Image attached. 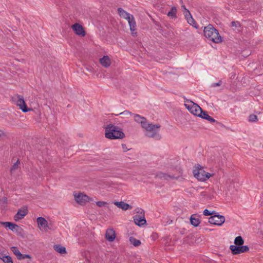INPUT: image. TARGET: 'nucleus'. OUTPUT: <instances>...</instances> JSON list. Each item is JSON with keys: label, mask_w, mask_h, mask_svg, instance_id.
<instances>
[{"label": "nucleus", "mask_w": 263, "mask_h": 263, "mask_svg": "<svg viewBox=\"0 0 263 263\" xmlns=\"http://www.w3.org/2000/svg\"><path fill=\"white\" fill-rule=\"evenodd\" d=\"M134 120L141 124L142 128L146 130L145 136L147 137L153 138L158 140L161 138L159 133V125H155L152 123H147L145 118L138 114H133Z\"/></svg>", "instance_id": "obj_1"}, {"label": "nucleus", "mask_w": 263, "mask_h": 263, "mask_svg": "<svg viewBox=\"0 0 263 263\" xmlns=\"http://www.w3.org/2000/svg\"><path fill=\"white\" fill-rule=\"evenodd\" d=\"M105 137L109 139H122L125 137V134L122 129L119 126L109 124L105 127Z\"/></svg>", "instance_id": "obj_2"}, {"label": "nucleus", "mask_w": 263, "mask_h": 263, "mask_svg": "<svg viewBox=\"0 0 263 263\" xmlns=\"http://www.w3.org/2000/svg\"><path fill=\"white\" fill-rule=\"evenodd\" d=\"M203 32L205 37L213 43H218L222 41L218 30L211 24L204 27Z\"/></svg>", "instance_id": "obj_3"}, {"label": "nucleus", "mask_w": 263, "mask_h": 263, "mask_svg": "<svg viewBox=\"0 0 263 263\" xmlns=\"http://www.w3.org/2000/svg\"><path fill=\"white\" fill-rule=\"evenodd\" d=\"M184 102L187 103L190 102L192 104V105H189L185 103L184 104V106L191 113L198 117V115H200L201 112V111L202 110V108L197 104L194 103L191 100L185 99Z\"/></svg>", "instance_id": "obj_4"}, {"label": "nucleus", "mask_w": 263, "mask_h": 263, "mask_svg": "<svg viewBox=\"0 0 263 263\" xmlns=\"http://www.w3.org/2000/svg\"><path fill=\"white\" fill-rule=\"evenodd\" d=\"M193 174L196 178L201 181H204L208 180L211 176V174L210 173H206L201 168L198 170H194Z\"/></svg>", "instance_id": "obj_5"}, {"label": "nucleus", "mask_w": 263, "mask_h": 263, "mask_svg": "<svg viewBox=\"0 0 263 263\" xmlns=\"http://www.w3.org/2000/svg\"><path fill=\"white\" fill-rule=\"evenodd\" d=\"M140 215L136 214L133 217L134 221L135 224L138 226H142L146 223V220L144 217V211L140 209L137 212Z\"/></svg>", "instance_id": "obj_6"}, {"label": "nucleus", "mask_w": 263, "mask_h": 263, "mask_svg": "<svg viewBox=\"0 0 263 263\" xmlns=\"http://www.w3.org/2000/svg\"><path fill=\"white\" fill-rule=\"evenodd\" d=\"M224 221L225 217L216 212L209 218V222L214 225L221 226Z\"/></svg>", "instance_id": "obj_7"}, {"label": "nucleus", "mask_w": 263, "mask_h": 263, "mask_svg": "<svg viewBox=\"0 0 263 263\" xmlns=\"http://www.w3.org/2000/svg\"><path fill=\"white\" fill-rule=\"evenodd\" d=\"M3 224L6 228H9L12 231L22 235L23 230L21 227L17 225L16 224L11 222H3Z\"/></svg>", "instance_id": "obj_8"}, {"label": "nucleus", "mask_w": 263, "mask_h": 263, "mask_svg": "<svg viewBox=\"0 0 263 263\" xmlns=\"http://www.w3.org/2000/svg\"><path fill=\"white\" fill-rule=\"evenodd\" d=\"M71 28L76 34L81 36H84L86 35L83 26L79 24L76 23L72 25Z\"/></svg>", "instance_id": "obj_9"}, {"label": "nucleus", "mask_w": 263, "mask_h": 263, "mask_svg": "<svg viewBox=\"0 0 263 263\" xmlns=\"http://www.w3.org/2000/svg\"><path fill=\"white\" fill-rule=\"evenodd\" d=\"M74 199L77 203L81 205H83L88 201L89 197L88 196L82 193H79L78 195L74 194Z\"/></svg>", "instance_id": "obj_10"}, {"label": "nucleus", "mask_w": 263, "mask_h": 263, "mask_svg": "<svg viewBox=\"0 0 263 263\" xmlns=\"http://www.w3.org/2000/svg\"><path fill=\"white\" fill-rule=\"evenodd\" d=\"M185 17L186 20H187V23L190 25H192L193 27H194L195 28H198V25H197V24L194 20V19L193 18L189 10L187 9H185V12H184Z\"/></svg>", "instance_id": "obj_11"}, {"label": "nucleus", "mask_w": 263, "mask_h": 263, "mask_svg": "<svg viewBox=\"0 0 263 263\" xmlns=\"http://www.w3.org/2000/svg\"><path fill=\"white\" fill-rule=\"evenodd\" d=\"M18 99L16 102V104L20 107V108L22 110V111L24 112H27L30 110L31 109L28 108L23 98H20V96H18Z\"/></svg>", "instance_id": "obj_12"}, {"label": "nucleus", "mask_w": 263, "mask_h": 263, "mask_svg": "<svg viewBox=\"0 0 263 263\" xmlns=\"http://www.w3.org/2000/svg\"><path fill=\"white\" fill-rule=\"evenodd\" d=\"M28 213L27 207H24V209H19L16 214L14 216V219L17 221L23 219Z\"/></svg>", "instance_id": "obj_13"}, {"label": "nucleus", "mask_w": 263, "mask_h": 263, "mask_svg": "<svg viewBox=\"0 0 263 263\" xmlns=\"http://www.w3.org/2000/svg\"><path fill=\"white\" fill-rule=\"evenodd\" d=\"M116 238V233L113 229H107L105 233V238L109 242H112Z\"/></svg>", "instance_id": "obj_14"}, {"label": "nucleus", "mask_w": 263, "mask_h": 263, "mask_svg": "<svg viewBox=\"0 0 263 263\" xmlns=\"http://www.w3.org/2000/svg\"><path fill=\"white\" fill-rule=\"evenodd\" d=\"M200 115H198V117L202 118L203 119H205L209 121H210L211 123L213 122H216L217 123H218V122L216 121L214 118H213L212 117L210 116L208 112L203 110L201 111Z\"/></svg>", "instance_id": "obj_15"}, {"label": "nucleus", "mask_w": 263, "mask_h": 263, "mask_svg": "<svg viewBox=\"0 0 263 263\" xmlns=\"http://www.w3.org/2000/svg\"><path fill=\"white\" fill-rule=\"evenodd\" d=\"M114 204L118 208H120L124 211L127 210L128 209H131L132 208V206L130 205L123 201H116L114 202Z\"/></svg>", "instance_id": "obj_16"}, {"label": "nucleus", "mask_w": 263, "mask_h": 263, "mask_svg": "<svg viewBox=\"0 0 263 263\" xmlns=\"http://www.w3.org/2000/svg\"><path fill=\"white\" fill-rule=\"evenodd\" d=\"M39 227L43 229L49 228L47 221L42 217H39L36 220Z\"/></svg>", "instance_id": "obj_17"}, {"label": "nucleus", "mask_w": 263, "mask_h": 263, "mask_svg": "<svg viewBox=\"0 0 263 263\" xmlns=\"http://www.w3.org/2000/svg\"><path fill=\"white\" fill-rule=\"evenodd\" d=\"M100 64L105 68H107L110 65V59L107 55H104L100 59Z\"/></svg>", "instance_id": "obj_18"}, {"label": "nucleus", "mask_w": 263, "mask_h": 263, "mask_svg": "<svg viewBox=\"0 0 263 263\" xmlns=\"http://www.w3.org/2000/svg\"><path fill=\"white\" fill-rule=\"evenodd\" d=\"M230 249L231 251V253L233 255H237L240 254V246L236 245H231L230 246Z\"/></svg>", "instance_id": "obj_19"}, {"label": "nucleus", "mask_w": 263, "mask_h": 263, "mask_svg": "<svg viewBox=\"0 0 263 263\" xmlns=\"http://www.w3.org/2000/svg\"><path fill=\"white\" fill-rule=\"evenodd\" d=\"M195 215H192L190 218V222L191 224H192L195 227H196L199 226L200 221L199 218L195 217Z\"/></svg>", "instance_id": "obj_20"}, {"label": "nucleus", "mask_w": 263, "mask_h": 263, "mask_svg": "<svg viewBox=\"0 0 263 263\" xmlns=\"http://www.w3.org/2000/svg\"><path fill=\"white\" fill-rule=\"evenodd\" d=\"M54 249L57 252L61 254H64L66 253V248L60 245H55L54 246Z\"/></svg>", "instance_id": "obj_21"}, {"label": "nucleus", "mask_w": 263, "mask_h": 263, "mask_svg": "<svg viewBox=\"0 0 263 263\" xmlns=\"http://www.w3.org/2000/svg\"><path fill=\"white\" fill-rule=\"evenodd\" d=\"M130 27V30L133 33V32L136 30V23L135 18L133 15H132L131 21L128 23Z\"/></svg>", "instance_id": "obj_22"}, {"label": "nucleus", "mask_w": 263, "mask_h": 263, "mask_svg": "<svg viewBox=\"0 0 263 263\" xmlns=\"http://www.w3.org/2000/svg\"><path fill=\"white\" fill-rule=\"evenodd\" d=\"M177 8L176 7L173 6L172 7L171 10L168 12L167 15L172 18L177 17L176 15Z\"/></svg>", "instance_id": "obj_23"}, {"label": "nucleus", "mask_w": 263, "mask_h": 263, "mask_svg": "<svg viewBox=\"0 0 263 263\" xmlns=\"http://www.w3.org/2000/svg\"><path fill=\"white\" fill-rule=\"evenodd\" d=\"M129 241L135 247H138L141 245V241L134 237H129Z\"/></svg>", "instance_id": "obj_24"}, {"label": "nucleus", "mask_w": 263, "mask_h": 263, "mask_svg": "<svg viewBox=\"0 0 263 263\" xmlns=\"http://www.w3.org/2000/svg\"><path fill=\"white\" fill-rule=\"evenodd\" d=\"M234 243L236 246H241L244 243V240L241 236H238L234 239Z\"/></svg>", "instance_id": "obj_25"}, {"label": "nucleus", "mask_w": 263, "mask_h": 263, "mask_svg": "<svg viewBox=\"0 0 263 263\" xmlns=\"http://www.w3.org/2000/svg\"><path fill=\"white\" fill-rule=\"evenodd\" d=\"M118 12L119 13V15L125 18V17H127V16H128V13L126 11H125L123 9H122V8H118Z\"/></svg>", "instance_id": "obj_26"}, {"label": "nucleus", "mask_w": 263, "mask_h": 263, "mask_svg": "<svg viewBox=\"0 0 263 263\" xmlns=\"http://www.w3.org/2000/svg\"><path fill=\"white\" fill-rule=\"evenodd\" d=\"M11 250L12 251L13 254L16 255L17 259H18V257L20 256L21 253L18 249L16 247H12L11 248Z\"/></svg>", "instance_id": "obj_27"}, {"label": "nucleus", "mask_w": 263, "mask_h": 263, "mask_svg": "<svg viewBox=\"0 0 263 263\" xmlns=\"http://www.w3.org/2000/svg\"><path fill=\"white\" fill-rule=\"evenodd\" d=\"M157 176L159 178H163L165 180L168 179L169 178H172V177L168 175L167 174L159 173L157 175Z\"/></svg>", "instance_id": "obj_28"}, {"label": "nucleus", "mask_w": 263, "mask_h": 263, "mask_svg": "<svg viewBox=\"0 0 263 263\" xmlns=\"http://www.w3.org/2000/svg\"><path fill=\"white\" fill-rule=\"evenodd\" d=\"M25 258L31 259L32 257L29 254H23L21 253L20 256L18 257V260H22V259H24Z\"/></svg>", "instance_id": "obj_29"}, {"label": "nucleus", "mask_w": 263, "mask_h": 263, "mask_svg": "<svg viewBox=\"0 0 263 263\" xmlns=\"http://www.w3.org/2000/svg\"><path fill=\"white\" fill-rule=\"evenodd\" d=\"M240 253L247 252L249 250V248L248 246H240Z\"/></svg>", "instance_id": "obj_30"}, {"label": "nucleus", "mask_w": 263, "mask_h": 263, "mask_svg": "<svg viewBox=\"0 0 263 263\" xmlns=\"http://www.w3.org/2000/svg\"><path fill=\"white\" fill-rule=\"evenodd\" d=\"M20 164L19 160H17V161L12 165L11 167L10 172L12 173L15 170H16L18 167V164Z\"/></svg>", "instance_id": "obj_31"}, {"label": "nucleus", "mask_w": 263, "mask_h": 263, "mask_svg": "<svg viewBox=\"0 0 263 263\" xmlns=\"http://www.w3.org/2000/svg\"><path fill=\"white\" fill-rule=\"evenodd\" d=\"M4 263H13L12 258L9 255H7L3 260Z\"/></svg>", "instance_id": "obj_32"}, {"label": "nucleus", "mask_w": 263, "mask_h": 263, "mask_svg": "<svg viewBox=\"0 0 263 263\" xmlns=\"http://www.w3.org/2000/svg\"><path fill=\"white\" fill-rule=\"evenodd\" d=\"M257 120V116L255 115L252 114L249 117V121L250 122H255Z\"/></svg>", "instance_id": "obj_33"}, {"label": "nucleus", "mask_w": 263, "mask_h": 263, "mask_svg": "<svg viewBox=\"0 0 263 263\" xmlns=\"http://www.w3.org/2000/svg\"><path fill=\"white\" fill-rule=\"evenodd\" d=\"M215 213V212L214 211H213V212H210L209 210H208V209H205L204 211H203V215H205V216H210V215H213L214 214V213Z\"/></svg>", "instance_id": "obj_34"}, {"label": "nucleus", "mask_w": 263, "mask_h": 263, "mask_svg": "<svg viewBox=\"0 0 263 263\" xmlns=\"http://www.w3.org/2000/svg\"><path fill=\"white\" fill-rule=\"evenodd\" d=\"M232 26L235 27H240V24L238 21H233L231 22Z\"/></svg>", "instance_id": "obj_35"}, {"label": "nucleus", "mask_w": 263, "mask_h": 263, "mask_svg": "<svg viewBox=\"0 0 263 263\" xmlns=\"http://www.w3.org/2000/svg\"><path fill=\"white\" fill-rule=\"evenodd\" d=\"M96 204L99 207H102V206H103L107 204V203L105 201H99L97 202Z\"/></svg>", "instance_id": "obj_36"}, {"label": "nucleus", "mask_w": 263, "mask_h": 263, "mask_svg": "<svg viewBox=\"0 0 263 263\" xmlns=\"http://www.w3.org/2000/svg\"><path fill=\"white\" fill-rule=\"evenodd\" d=\"M221 84H222V81L221 80H220L217 83H214L212 84L211 86L213 87H217V86H220L221 85Z\"/></svg>", "instance_id": "obj_37"}, {"label": "nucleus", "mask_w": 263, "mask_h": 263, "mask_svg": "<svg viewBox=\"0 0 263 263\" xmlns=\"http://www.w3.org/2000/svg\"><path fill=\"white\" fill-rule=\"evenodd\" d=\"M132 114V112L128 110H125V111H123L122 112H121L119 114V115H125V116H127L129 115H131Z\"/></svg>", "instance_id": "obj_38"}, {"label": "nucleus", "mask_w": 263, "mask_h": 263, "mask_svg": "<svg viewBox=\"0 0 263 263\" xmlns=\"http://www.w3.org/2000/svg\"><path fill=\"white\" fill-rule=\"evenodd\" d=\"M122 147L123 148V151L124 152H126L127 151L129 150V149L127 148L126 145L125 144H122Z\"/></svg>", "instance_id": "obj_39"}, {"label": "nucleus", "mask_w": 263, "mask_h": 263, "mask_svg": "<svg viewBox=\"0 0 263 263\" xmlns=\"http://www.w3.org/2000/svg\"><path fill=\"white\" fill-rule=\"evenodd\" d=\"M7 255L6 254H4L3 252H0V259H1L2 260L5 258V257H6Z\"/></svg>", "instance_id": "obj_40"}, {"label": "nucleus", "mask_w": 263, "mask_h": 263, "mask_svg": "<svg viewBox=\"0 0 263 263\" xmlns=\"http://www.w3.org/2000/svg\"><path fill=\"white\" fill-rule=\"evenodd\" d=\"M132 15V14H128V17L127 16V17L124 18L128 21V23H129V21H131Z\"/></svg>", "instance_id": "obj_41"}, {"label": "nucleus", "mask_w": 263, "mask_h": 263, "mask_svg": "<svg viewBox=\"0 0 263 263\" xmlns=\"http://www.w3.org/2000/svg\"><path fill=\"white\" fill-rule=\"evenodd\" d=\"M2 136H6V134L4 132H1L0 133V137Z\"/></svg>", "instance_id": "obj_42"}, {"label": "nucleus", "mask_w": 263, "mask_h": 263, "mask_svg": "<svg viewBox=\"0 0 263 263\" xmlns=\"http://www.w3.org/2000/svg\"><path fill=\"white\" fill-rule=\"evenodd\" d=\"M182 7H183V8H184L185 10V9H186L184 5H182Z\"/></svg>", "instance_id": "obj_43"}, {"label": "nucleus", "mask_w": 263, "mask_h": 263, "mask_svg": "<svg viewBox=\"0 0 263 263\" xmlns=\"http://www.w3.org/2000/svg\"><path fill=\"white\" fill-rule=\"evenodd\" d=\"M0 132H2V130H0Z\"/></svg>", "instance_id": "obj_44"}]
</instances>
